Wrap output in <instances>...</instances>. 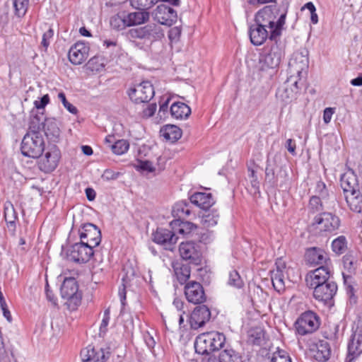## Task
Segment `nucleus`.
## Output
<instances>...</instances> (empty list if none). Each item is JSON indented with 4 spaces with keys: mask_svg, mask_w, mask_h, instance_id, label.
Segmentation results:
<instances>
[{
    "mask_svg": "<svg viewBox=\"0 0 362 362\" xmlns=\"http://www.w3.org/2000/svg\"><path fill=\"white\" fill-rule=\"evenodd\" d=\"M319 327V317L310 310L302 313L295 322L296 332L302 336L314 332Z\"/></svg>",
    "mask_w": 362,
    "mask_h": 362,
    "instance_id": "5",
    "label": "nucleus"
},
{
    "mask_svg": "<svg viewBox=\"0 0 362 362\" xmlns=\"http://www.w3.org/2000/svg\"><path fill=\"white\" fill-rule=\"evenodd\" d=\"M332 251L337 255L344 253L347 250V240L345 236L340 235L332 243Z\"/></svg>",
    "mask_w": 362,
    "mask_h": 362,
    "instance_id": "41",
    "label": "nucleus"
},
{
    "mask_svg": "<svg viewBox=\"0 0 362 362\" xmlns=\"http://www.w3.org/2000/svg\"><path fill=\"white\" fill-rule=\"evenodd\" d=\"M124 15L121 17L119 16H115L111 18L110 23L111 25L117 29V30H122L124 28L127 27V25H124Z\"/></svg>",
    "mask_w": 362,
    "mask_h": 362,
    "instance_id": "56",
    "label": "nucleus"
},
{
    "mask_svg": "<svg viewBox=\"0 0 362 362\" xmlns=\"http://www.w3.org/2000/svg\"><path fill=\"white\" fill-rule=\"evenodd\" d=\"M313 288L314 298L324 304H331L333 297L337 291V285L334 281L327 283Z\"/></svg>",
    "mask_w": 362,
    "mask_h": 362,
    "instance_id": "16",
    "label": "nucleus"
},
{
    "mask_svg": "<svg viewBox=\"0 0 362 362\" xmlns=\"http://www.w3.org/2000/svg\"><path fill=\"white\" fill-rule=\"evenodd\" d=\"M44 133L51 141L57 142L60 136V129L57 122L53 119H45L43 125Z\"/></svg>",
    "mask_w": 362,
    "mask_h": 362,
    "instance_id": "29",
    "label": "nucleus"
},
{
    "mask_svg": "<svg viewBox=\"0 0 362 362\" xmlns=\"http://www.w3.org/2000/svg\"><path fill=\"white\" fill-rule=\"evenodd\" d=\"M129 147V144L127 140L119 139L111 145V148L114 153L117 155H122L127 151Z\"/></svg>",
    "mask_w": 362,
    "mask_h": 362,
    "instance_id": "48",
    "label": "nucleus"
},
{
    "mask_svg": "<svg viewBox=\"0 0 362 362\" xmlns=\"http://www.w3.org/2000/svg\"><path fill=\"white\" fill-rule=\"evenodd\" d=\"M93 255V247L82 241L72 245L67 252L69 259L79 264L88 262Z\"/></svg>",
    "mask_w": 362,
    "mask_h": 362,
    "instance_id": "8",
    "label": "nucleus"
},
{
    "mask_svg": "<svg viewBox=\"0 0 362 362\" xmlns=\"http://www.w3.org/2000/svg\"><path fill=\"white\" fill-rule=\"evenodd\" d=\"M149 13L146 11H134L124 15V23L127 27L141 25L148 21Z\"/></svg>",
    "mask_w": 362,
    "mask_h": 362,
    "instance_id": "27",
    "label": "nucleus"
},
{
    "mask_svg": "<svg viewBox=\"0 0 362 362\" xmlns=\"http://www.w3.org/2000/svg\"><path fill=\"white\" fill-rule=\"evenodd\" d=\"M90 47L84 42H77L69 49L68 57L71 64H81L88 57Z\"/></svg>",
    "mask_w": 362,
    "mask_h": 362,
    "instance_id": "21",
    "label": "nucleus"
},
{
    "mask_svg": "<svg viewBox=\"0 0 362 362\" xmlns=\"http://www.w3.org/2000/svg\"><path fill=\"white\" fill-rule=\"evenodd\" d=\"M110 308H107L104 311L103 318L102 320V322H101V324H100V334L102 333L105 334L107 330V325L109 324L110 319Z\"/></svg>",
    "mask_w": 362,
    "mask_h": 362,
    "instance_id": "55",
    "label": "nucleus"
},
{
    "mask_svg": "<svg viewBox=\"0 0 362 362\" xmlns=\"http://www.w3.org/2000/svg\"><path fill=\"white\" fill-rule=\"evenodd\" d=\"M226 341L225 335L218 332H204L196 337L194 349L197 354L209 355L221 349Z\"/></svg>",
    "mask_w": 362,
    "mask_h": 362,
    "instance_id": "3",
    "label": "nucleus"
},
{
    "mask_svg": "<svg viewBox=\"0 0 362 362\" xmlns=\"http://www.w3.org/2000/svg\"><path fill=\"white\" fill-rule=\"evenodd\" d=\"M180 257L190 264L199 265L202 262V252L199 245L192 241L182 242L179 246Z\"/></svg>",
    "mask_w": 362,
    "mask_h": 362,
    "instance_id": "11",
    "label": "nucleus"
},
{
    "mask_svg": "<svg viewBox=\"0 0 362 362\" xmlns=\"http://www.w3.org/2000/svg\"><path fill=\"white\" fill-rule=\"evenodd\" d=\"M99 57H92L88 62V65L92 70L95 71H100L104 65L103 63H98Z\"/></svg>",
    "mask_w": 362,
    "mask_h": 362,
    "instance_id": "59",
    "label": "nucleus"
},
{
    "mask_svg": "<svg viewBox=\"0 0 362 362\" xmlns=\"http://www.w3.org/2000/svg\"><path fill=\"white\" fill-rule=\"evenodd\" d=\"M345 199L350 209L355 212H361L362 210V194L360 191L346 194Z\"/></svg>",
    "mask_w": 362,
    "mask_h": 362,
    "instance_id": "34",
    "label": "nucleus"
},
{
    "mask_svg": "<svg viewBox=\"0 0 362 362\" xmlns=\"http://www.w3.org/2000/svg\"><path fill=\"white\" fill-rule=\"evenodd\" d=\"M49 102V97L47 94L40 98V100H35L34 103L35 107L40 110L43 109Z\"/></svg>",
    "mask_w": 362,
    "mask_h": 362,
    "instance_id": "61",
    "label": "nucleus"
},
{
    "mask_svg": "<svg viewBox=\"0 0 362 362\" xmlns=\"http://www.w3.org/2000/svg\"><path fill=\"white\" fill-rule=\"evenodd\" d=\"M129 98L135 103H148L153 97L155 91L149 81L136 84L128 90Z\"/></svg>",
    "mask_w": 362,
    "mask_h": 362,
    "instance_id": "6",
    "label": "nucleus"
},
{
    "mask_svg": "<svg viewBox=\"0 0 362 362\" xmlns=\"http://www.w3.org/2000/svg\"><path fill=\"white\" fill-rule=\"evenodd\" d=\"M309 60L307 52H296L293 54L288 62V74L301 76L303 72L306 73L308 69Z\"/></svg>",
    "mask_w": 362,
    "mask_h": 362,
    "instance_id": "17",
    "label": "nucleus"
},
{
    "mask_svg": "<svg viewBox=\"0 0 362 362\" xmlns=\"http://www.w3.org/2000/svg\"><path fill=\"white\" fill-rule=\"evenodd\" d=\"M170 114L177 119H186L191 114V108L184 103L175 102L170 107Z\"/></svg>",
    "mask_w": 362,
    "mask_h": 362,
    "instance_id": "31",
    "label": "nucleus"
},
{
    "mask_svg": "<svg viewBox=\"0 0 362 362\" xmlns=\"http://www.w3.org/2000/svg\"><path fill=\"white\" fill-rule=\"evenodd\" d=\"M274 41L268 43L259 54L258 70L262 76L275 74L285 57V46Z\"/></svg>",
    "mask_w": 362,
    "mask_h": 362,
    "instance_id": "1",
    "label": "nucleus"
},
{
    "mask_svg": "<svg viewBox=\"0 0 362 362\" xmlns=\"http://www.w3.org/2000/svg\"><path fill=\"white\" fill-rule=\"evenodd\" d=\"M45 148V142L42 132H27L23 136L21 151L28 158H39Z\"/></svg>",
    "mask_w": 362,
    "mask_h": 362,
    "instance_id": "4",
    "label": "nucleus"
},
{
    "mask_svg": "<svg viewBox=\"0 0 362 362\" xmlns=\"http://www.w3.org/2000/svg\"><path fill=\"white\" fill-rule=\"evenodd\" d=\"M54 36V30L49 27V29L44 33L42 35V42H41V47L44 49L45 51H47L48 47L50 45L51 40Z\"/></svg>",
    "mask_w": 362,
    "mask_h": 362,
    "instance_id": "52",
    "label": "nucleus"
},
{
    "mask_svg": "<svg viewBox=\"0 0 362 362\" xmlns=\"http://www.w3.org/2000/svg\"><path fill=\"white\" fill-rule=\"evenodd\" d=\"M349 355L353 357L359 356L362 353V335L357 337L354 336L348 345Z\"/></svg>",
    "mask_w": 362,
    "mask_h": 362,
    "instance_id": "39",
    "label": "nucleus"
},
{
    "mask_svg": "<svg viewBox=\"0 0 362 362\" xmlns=\"http://www.w3.org/2000/svg\"><path fill=\"white\" fill-rule=\"evenodd\" d=\"M184 293L187 301L194 305L202 304L206 300L203 286L195 281H189L185 284Z\"/></svg>",
    "mask_w": 362,
    "mask_h": 362,
    "instance_id": "12",
    "label": "nucleus"
},
{
    "mask_svg": "<svg viewBox=\"0 0 362 362\" xmlns=\"http://www.w3.org/2000/svg\"><path fill=\"white\" fill-rule=\"evenodd\" d=\"M28 4L29 0H14L15 14L19 18L24 16L27 12Z\"/></svg>",
    "mask_w": 362,
    "mask_h": 362,
    "instance_id": "47",
    "label": "nucleus"
},
{
    "mask_svg": "<svg viewBox=\"0 0 362 362\" xmlns=\"http://www.w3.org/2000/svg\"><path fill=\"white\" fill-rule=\"evenodd\" d=\"M313 357L317 361H327L331 355V349L329 343L325 340H319L313 344L310 349Z\"/></svg>",
    "mask_w": 362,
    "mask_h": 362,
    "instance_id": "24",
    "label": "nucleus"
},
{
    "mask_svg": "<svg viewBox=\"0 0 362 362\" xmlns=\"http://www.w3.org/2000/svg\"><path fill=\"white\" fill-rule=\"evenodd\" d=\"M271 362H291V358L287 351L278 349L272 354Z\"/></svg>",
    "mask_w": 362,
    "mask_h": 362,
    "instance_id": "49",
    "label": "nucleus"
},
{
    "mask_svg": "<svg viewBox=\"0 0 362 362\" xmlns=\"http://www.w3.org/2000/svg\"><path fill=\"white\" fill-rule=\"evenodd\" d=\"M219 360L220 362H246V360L243 359L239 353L232 349H225L221 351Z\"/></svg>",
    "mask_w": 362,
    "mask_h": 362,
    "instance_id": "37",
    "label": "nucleus"
},
{
    "mask_svg": "<svg viewBox=\"0 0 362 362\" xmlns=\"http://www.w3.org/2000/svg\"><path fill=\"white\" fill-rule=\"evenodd\" d=\"M301 76L297 74H289V76L286 79V82L290 86V89L296 95L301 87L299 86V82L301 80Z\"/></svg>",
    "mask_w": 362,
    "mask_h": 362,
    "instance_id": "50",
    "label": "nucleus"
},
{
    "mask_svg": "<svg viewBox=\"0 0 362 362\" xmlns=\"http://www.w3.org/2000/svg\"><path fill=\"white\" fill-rule=\"evenodd\" d=\"M265 177L269 182H275V173L274 169L271 167L270 164L267 162L265 169Z\"/></svg>",
    "mask_w": 362,
    "mask_h": 362,
    "instance_id": "60",
    "label": "nucleus"
},
{
    "mask_svg": "<svg viewBox=\"0 0 362 362\" xmlns=\"http://www.w3.org/2000/svg\"><path fill=\"white\" fill-rule=\"evenodd\" d=\"M341 187L344 196L359 191L357 179L354 174H344L341 177Z\"/></svg>",
    "mask_w": 362,
    "mask_h": 362,
    "instance_id": "28",
    "label": "nucleus"
},
{
    "mask_svg": "<svg viewBox=\"0 0 362 362\" xmlns=\"http://www.w3.org/2000/svg\"><path fill=\"white\" fill-rule=\"evenodd\" d=\"M154 18L160 24L170 26L177 21V12L173 8L161 4L153 12Z\"/></svg>",
    "mask_w": 362,
    "mask_h": 362,
    "instance_id": "20",
    "label": "nucleus"
},
{
    "mask_svg": "<svg viewBox=\"0 0 362 362\" xmlns=\"http://www.w3.org/2000/svg\"><path fill=\"white\" fill-rule=\"evenodd\" d=\"M248 172H249V177L250 178V182H251L252 187L255 189H258L259 188V182L257 180V176L256 175V172L250 168H248Z\"/></svg>",
    "mask_w": 362,
    "mask_h": 362,
    "instance_id": "62",
    "label": "nucleus"
},
{
    "mask_svg": "<svg viewBox=\"0 0 362 362\" xmlns=\"http://www.w3.org/2000/svg\"><path fill=\"white\" fill-rule=\"evenodd\" d=\"M81 357L83 362H105L108 358L102 348H95L91 345L81 350Z\"/></svg>",
    "mask_w": 362,
    "mask_h": 362,
    "instance_id": "23",
    "label": "nucleus"
},
{
    "mask_svg": "<svg viewBox=\"0 0 362 362\" xmlns=\"http://www.w3.org/2000/svg\"><path fill=\"white\" fill-rule=\"evenodd\" d=\"M190 202L207 211L214 204L215 200L211 193L195 192L190 197Z\"/></svg>",
    "mask_w": 362,
    "mask_h": 362,
    "instance_id": "26",
    "label": "nucleus"
},
{
    "mask_svg": "<svg viewBox=\"0 0 362 362\" xmlns=\"http://www.w3.org/2000/svg\"><path fill=\"white\" fill-rule=\"evenodd\" d=\"M330 272L327 267L321 266L310 272L306 276L307 285L313 288L327 283L332 282L329 280Z\"/></svg>",
    "mask_w": 362,
    "mask_h": 362,
    "instance_id": "18",
    "label": "nucleus"
},
{
    "mask_svg": "<svg viewBox=\"0 0 362 362\" xmlns=\"http://www.w3.org/2000/svg\"><path fill=\"white\" fill-rule=\"evenodd\" d=\"M152 235L154 243L168 250H173L177 241L175 233L166 228H158Z\"/></svg>",
    "mask_w": 362,
    "mask_h": 362,
    "instance_id": "14",
    "label": "nucleus"
},
{
    "mask_svg": "<svg viewBox=\"0 0 362 362\" xmlns=\"http://www.w3.org/2000/svg\"><path fill=\"white\" fill-rule=\"evenodd\" d=\"M58 98L62 103L64 107L71 113L76 115L78 112L77 108L69 103L66 98L64 93L60 92L58 93Z\"/></svg>",
    "mask_w": 362,
    "mask_h": 362,
    "instance_id": "54",
    "label": "nucleus"
},
{
    "mask_svg": "<svg viewBox=\"0 0 362 362\" xmlns=\"http://www.w3.org/2000/svg\"><path fill=\"white\" fill-rule=\"evenodd\" d=\"M290 86L286 81L284 82V85L279 87L276 92V97L278 100L284 103H288L296 97L295 94L290 89Z\"/></svg>",
    "mask_w": 362,
    "mask_h": 362,
    "instance_id": "38",
    "label": "nucleus"
},
{
    "mask_svg": "<svg viewBox=\"0 0 362 362\" xmlns=\"http://www.w3.org/2000/svg\"><path fill=\"white\" fill-rule=\"evenodd\" d=\"M79 236L81 241L92 247L98 246L102 239L100 230L90 223H85L81 226L79 229Z\"/></svg>",
    "mask_w": 362,
    "mask_h": 362,
    "instance_id": "9",
    "label": "nucleus"
},
{
    "mask_svg": "<svg viewBox=\"0 0 362 362\" xmlns=\"http://www.w3.org/2000/svg\"><path fill=\"white\" fill-rule=\"evenodd\" d=\"M45 119L43 115H34L33 112H32L28 132H40V130L42 127L43 128Z\"/></svg>",
    "mask_w": 362,
    "mask_h": 362,
    "instance_id": "42",
    "label": "nucleus"
},
{
    "mask_svg": "<svg viewBox=\"0 0 362 362\" xmlns=\"http://www.w3.org/2000/svg\"><path fill=\"white\" fill-rule=\"evenodd\" d=\"M219 215L216 211H207L202 216V223L204 227L209 228L217 224Z\"/></svg>",
    "mask_w": 362,
    "mask_h": 362,
    "instance_id": "44",
    "label": "nucleus"
},
{
    "mask_svg": "<svg viewBox=\"0 0 362 362\" xmlns=\"http://www.w3.org/2000/svg\"><path fill=\"white\" fill-rule=\"evenodd\" d=\"M128 35L131 38L147 40H156L164 36L160 27L155 23H150L142 27L132 28Z\"/></svg>",
    "mask_w": 362,
    "mask_h": 362,
    "instance_id": "7",
    "label": "nucleus"
},
{
    "mask_svg": "<svg viewBox=\"0 0 362 362\" xmlns=\"http://www.w3.org/2000/svg\"><path fill=\"white\" fill-rule=\"evenodd\" d=\"M228 284L237 288H241L243 286V281L236 270H233L229 273Z\"/></svg>",
    "mask_w": 362,
    "mask_h": 362,
    "instance_id": "51",
    "label": "nucleus"
},
{
    "mask_svg": "<svg viewBox=\"0 0 362 362\" xmlns=\"http://www.w3.org/2000/svg\"><path fill=\"white\" fill-rule=\"evenodd\" d=\"M170 225L173 229L177 226L178 228L177 230L178 233L184 235H189L197 228V226L194 223L180 219L174 220L170 223Z\"/></svg>",
    "mask_w": 362,
    "mask_h": 362,
    "instance_id": "36",
    "label": "nucleus"
},
{
    "mask_svg": "<svg viewBox=\"0 0 362 362\" xmlns=\"http://www.w3.org/2000/svg\"><path fill=\"white\" fill-rule=\"evenodd\" d=\"M78 285L73 277H66L62 284L60 292L62 297L70 300L75 305L80 303L81 295L78 293Z\"/></svg>",
    "mask_w": 362,
    "mask_h": 362,
    "instance_id": "13",
    "label": "nucleus"
},
{
    "mask_svg": "<svg viewBox=\"0 0 362 362\" xmlns=\"http://www.w3.org/2000/svg\"><path fill=\"white\" fill-rule=\"evenodd\" d=\"M173 268L180 284L187 283V281L189 279L191 274L189 266L180 262H175L173 264Z\"/></svg>",
    "mask_w": 362,
    "mask_h": 362,
    "instance_id": "32",
    "label": "nucleus"
},
{
    "mask_svg": "<svg viewBox=\"0 0 362 362\" xmlns=\"http://www.w3.org/2000/svg\"><path fill=\"white\" fill-rule=\"evenodd\" d=\"M269 33L267 28L255 22L250 25L248 30L250 42L255 46L262 45L268 37L269 38Z\"/></svg>",
    "mask_w": 362,
    "mask_h": 362,
    "instance_id": "22",
    "label": "nucleus"
},
{
    "mask_svg": "<svg viewBox=\"0 0 362 362\" xmlns=\"http://www.w3.org/2000/svg\"><path fill=\"white\" fill-rule=\"evenodd\" d=\"M211 318V311L209 308L205 305L197 306L191 313L189 322L190 327L197 329L203 327L206 322Z\"/></svg>",
    "mask_w": 362,
    "mask_h": 362,
    "instance_id": "19",
    "label": "nucleus"
},
{
    "mask_svg": "<svg viewBox=\"0 0 362 362\" xmlns=\"http://www.w3.org/2000/svg\"><path fill=\"white\" fill-rule=\"evenodd\" d=\"M323 199L319 196L310 197L308 204V209L311 213H317L324 209Z\"/></svg>",
    "mask_w": 362,
    "mask_h": 362,
    "instance_id": "46",
    "label": "nucleus"
},
{
    "mask_svg": "<svg viewBox=\"0 0 362 362\" xmlns=\"http://www.w3.org/2000/svg\"><path fill=\"white\" fill-rule=\"evenodd\" d=\"M172 214L177 219H184L188 217L191 214L190 204L187 201H180L177 202L173 208Z\"/></svg>",
    "mask_w": 362,
    "mask_h": 362,
    "instance_id": "33",
    "label": "nucleus"
},
{
    "mask_svg": "<svg viewBox=\"0 0 362 362\" xmlns=\"http://www.w3.org/2000/svg\"><path fill=\"white\" fill-rule=\"evenodd\" d=\"M271 279L274 289L281 293L285 290L284 273L279 272H272Z\"/></svg>",
    "mask_w": 362,
    "mask_h": 362,
    "instance_id": "40",
    "label": "nucleus"
},
{
    "mask_svg": "<svg viewBox=\"0 0 362 362\" xmlns=\"http://www.w3.org/2000/svg\"><path fill=\"white\" fill-rule=\"evenodd\" d=\"M264 337V332L260 327L252 328L248 332V340L253 344L261 345Z\"/></svg>",
    "mask_w": 362,
    "mask_h": 362,
    "instance_id": "43",
    "label": "nucleus"
},
{
    "mask_svg": "<svg viewBox=\"0 0 362 362\" xmlns=\"http://www.w3.org/2000/svg\"><path fill=\"white\" fill-rule=\"evenodd\" d=\"M156 108L157 105L155 103L148 105V107L143 110V117L147 118L152 117L154 115Z\"/></svg>",
    "mask_w": 362,
    "mask_h": 362,
    "instance_id": "63",
    "label": "nucleus"
},
{
    "mask_svg": "<svg viewBox=\"0 0 362 362\" xmlns=\"http://www.w3.org/2000/svg\"><path fill=\"white\" fill-rule=\"evenodd\" d=\"M61 157L60 151L55 147L46 151L44 156L38 161L40 170L45 173H51L57 167Z\"/></svg>",
    "mask_w": 362,
    "mask_h": 362,
    "instance_id": "15",
    "label": "nucleus"
},
{
    "mask_svg": "<svg viewBox=\"0 0 362 362\" xmlns=\"http://www.w3.org/2000/svg\"><path fill=\"white\" fill-rule=\"evenodd\" d=\"M160 132L162 136L170 142L177 141L182 136L181 129L178 127L173 124L165 125L161 129Z\"/></svg>",
    "mask_w": 362,
    "mask_h": 362,
    "instance_id": "35",
    "label": "nucleus"
},
{
    "mask_svg": "<svg viewBox=\"0 0 362 362\" xmlns=\"http://www.w3.org/2000/svg\"><path fill=\"white\" fill-rule=\"evenodd\" d=\"M305 257L308 264L317 265L325 263L328 259V255L324 250L313 247L306 250Z\"/></svg>",
    "mask_w": 362,
    "mask_h": 362,
    "instance_id": "25",
    "label": "nucleus"
},
{
    "mask_svg": "<svg viewBox=\"0 0 362 362\" xmlns=\"http://www.w3.org/2000/svg\"><path fill=\"white\" fill-rule=\"evenodd\" d=\"M4 216L8 229L13 232L16 231V221L18 219V214L11 202H6L5 204Z\"/></svg>",
    "mask_w": 362,
    "mask_h": 362,
    "instance_id": "30",
    "label": "nucleus"
},
{
    "mask_svg": "<svg viewBox=\"0 0 362 362\" xmlns=\"http://www.w3.org/2000/svg\"><path fill=\"white\" fill-rule=\"evenodd\" d=\"M315 192L321 197L324 202H326L327 198L329 197V192L327 189L326 185L322 182L318 181L316 184Z\"/></svg>",
    "mask_w": 362,
    "mask_h": 362,
    "instance_id": "53",
    "label": "nucleus"
},
{
    "mask_svg": "<svg viewBox=\"0 0 362 362\" xmlns=\"http://www.w3.org/2000/svg\"><path fill=\"white\" fill-rule=\"evenodd\" d=\"M131 6L138 10L147 11L160 0H129Z\"/></svg>",
    "mask_w": 362,
    "mask_h": 362,
    "instance_id": "45",
    "label": "nucleus"
},
{
    "mask_svg": "<svg viewBox=\"0 0 362 362\" xmlns=\"http://www.w3.org/2000/svg\"><path fill=\"white\" fill-rule=\"evenodd\" d=\"M276 7L266 6L259 10L255 16V23L269 28V40L272 41L276 40L277 37L281 35L286 16V13H283L276 21Z\"/></svg>",
    "mask_w": 362,
    "mask_h": 362,
    "instance_id": "2",
    "label": "nucleus"
},
{
    "mask_svg": "<svg viewBox=\"0 0 362 362\" xmlns=\"http://www.w3.org/2000/svg\"><path fill=\"white\" fill-rule=\"evenodd\" d=\"M136 168L137 170L147 172H153L155 170L151 162L140 160H138V164L136 165Z\"/></svg>",
    "mask_w": 362,
    "mask_h": 362,
    "instance_id": "57",
    "label": "nucleus"
},
{
    "mask_svg": "<svg viewBox=\"0 0 362 362\" xmlns=\"http://www.w3.org/2000/svg\"><path fill=\"white\" fill-rule=\"evenodd\" d=\"M314 223L317 225L320 231L331 233L339 228L340 219L332 213L323 212L315 217Z\"/></svg>",
    "mask_w": 362,
    "mask_h": 362,
    "instance_id": "10",
    "label": "nucleus"
},
{
    "mask_svg": "<svg viewBox=\"0 0 362 362\" xmlns=\"http://www.w3.org/2000/svg\"><path fill=\"white\" fill-rule=\"evenodd\" d=\"M335 108L327 107L323 112V121L325 124H329L332 119V117L334 113Z\"/></svg>",
    "mask_w": 362,
    "mask_h": 362,
    "instance_id": "64",
    "label": "nucleus"
},
{
    "mask_svg": "<svg viewBox=\"0 0 362 362\" xmlns=\"http://www.w3.org/2000/svg\"><path fill=\"white\" fill-rule=\"evenodd\" d=\"M121 175L119 172H115L111 169H106L102 175V178L104 180H117Z\"/></svg>",
    "mask_w": 362,
    "mask_h": 362,
    "instance_id": "58",
    "label": "nucleus"
}]
</instances>
